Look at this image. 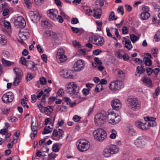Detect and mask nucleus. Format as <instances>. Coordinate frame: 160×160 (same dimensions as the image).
<instances>
[{
  "label": "nucleus",
  "instance_id": "393cba45",
  "mask_svg": "<svg viewBox=\"0 0 160 160\" xmlns=\"http://www.w3.org/2000/svg\"><path fill=\"white\" fill-rule=\"evenodd\" d=\"M2 62L4 66L6 67H9L12 65H14V64L13 62L6 60L4 58L2 59Z\"/></svg>",
  "mask_w": 160,
  "mask_h": 160
},
{
  "label": "nucleus",
  "instance_id": "f03ea898",
  "mask_svg": "<svg viewBox=\"0 0 160 160\" xmlns=\"http://www.w3.org/2000/svg\"><path fill=\"white\" fill-rule=\"evenodd\" d=\"M107 118V113L103 110L97 114L95 117V124L97 126H102L106 122Z\"/></svg>",
  "mask_w": 160,
  "mask_h": 160
},
{
  "label": "nucleus",
  "instance_id": "c03bdc74",
  "mask_svg": "<svg viewBox=\"0 0 160 160\" xmlns=\"http://www.w3.org/2000/svg\"><path fill=\"white\" fill-rule=\"evenodd\" d=\"M52 131V130L48 129V128L46 126L44 128V130L42 132V134H48L51 132Z\"/></svg>",
  "mask_w": 160,
  "mask_h": 160
},
{
  "label": "nucleus",
  "instance_id": "49530a36",
  "mask_svg": "<svg viewBox=\"0 0 160 160\" xmlns=\"http://www.w3.org/2000/svg\"><path fill=\"white\" fill-rule=\"evenodd\" d=\"M18 69V68L17 67H15L13 68V71H14V73L16 75V77H21V72H18V71H16V70Z\"/></svg>",
  "mask_w": 160,
  "mask_h": 160
},
{
  "label": "nucleus",
  "instance_id": "ddd939ff",
  "mask_svg": "<svg viewBox=\"0 0 160 160\" xmlns=\"http://www.w3.org/2000/svg\"><path fill=\"white\" fill-rule=\"evenodd\" d=\"M85 66L84 61L80 59L76 62L74 64L73 67L76 71H79L83 69Z\"/></svg>",
  "mask_w": 160,
  "mask_h": 160
},
{
  "label": "nucleus",
  "instance_id": "69168bd1",
  "mask_svg": "<svg viewBox=\"0 0 160 160\" xmlns=\"http://www.w3.org/2000/svg\"><path fill=\"white\" fill-rule=\"evenodd\" d=\"M38 51L40 53H42L43 52V50L40 45L38 44L37 46Z\"/></svg>",
  "mask_w": 160,
  "mask_h": 160
},
{
  "label": "nucleus",
  "instance_id": "72a5a7b5",
  "mask_svg": "<svg viewBox=\"0 0 160 160\" xmlns=\"http://www.w3.org/2000/svg\"><path fill=\"white\" fill-rule=\"evenodd\" d=\"M130 38L132 42L133 43H135L138 39V38L134 34H130Z\"/></svg>",
  "mask_w": 160,
  "mask_h": 160
},
{
  "label": "nucleus",
  "instance_id": "774afa93",
  "mask_svg": "<svg viewBox=\"0 0 160 160\" xmlns=\"http://www.w3.org/2000/svg\"><path fill=\"white\" fill-rule=\"evenodd\" d=\"M47 82L46 79L44 77H42L40 80V83L42 85H44L46 84Z\"/></svg>",
  "mask_w": 160,
  "mask_h": 160
},
{
  "label": "nucleus",
  "instance_id": "4d7b16f0",
  "mask_svg": "<svg viewBox=\"0 0 160 160\" xmlns=\"http://www.w3.org/2000/svg\"><path fill=\"white\" fill-rule=\"evenodd\" d=\"M2 113L3 115H6L8 113L9 111L10 110L9 108L1 109Z\"/></svg>",
  "mask_w": 160,
  "mask_h": 160
},
{
  "label": "nucleus",
  "instance_id": "6e6d98bb",
  "mask_svg": "<svg viewBox=\"0 0 160 160\" xmlns=\"http://www.w3.org/2000/svg\"><path fill=\"white\" fill-rule=\"evenodd\" d=\"M63 100L67 103V104L69 105L70 104H71V100L69 98L65 97L64 98Z\"/></svg>",
  "mask_w": 160,
  "mask_h": 160
},
{
  "label": "nucleus",
  "instance_id": "0eeeda50",
  "mask_svg": "<svg viewBox=\"0 0 160 160\" xmlns=\"http://www.w3.org/2000/svg\"><path fill=\"white\" fill-rule=\"evenodd\" d=\"M29 14L31 20L33 22L37 23L39 21L41 16L38 11H30Z\"/></svg>",
  "mask_w": 160,
  "mask_h": 160
},
{
  "label": "nucleus",
  "instance_id": "cd10ccee",
  "mask_svg": "<svg viewBox=\"0 0 160 160\" xmlns=\"http://www.w3.org/2000/svg\"><path fill=\"white\" fill-rule=\"evenodd\" d=\"M18 36L22 40H26L27 38V36L26 33L22 32H19Z\"/></svg>",
  "mask_w": 160,
  "mask_h": 160
},
{
  "label": "nucleus",
  "instance_id": "2eb2a0df",
  "mask_svg": "<svg viewBox=\"0 0 160 160\" xmlns=\"http://www.w3.org/2000/svg\"><path fill=\"white\" fill-rule=\"evenodd\" d=\"M111 104L112 108L115 110H118L121 108V103L118 99H116L112 100Z\"/></svg>",
  "mask_w": 160,
  "mask_h": 160
},
{
  "label": "nucleus",
  "instance_id": "a878e982",
  "mask_svg": "<svg viewBox=\"0 0 160 160\" xmlns=\"http://www.w3.org/2000/svg\"><path fill=\"white\" fill-rule=\"evenodd\" d=\"M124 47L128 50H130L132 48V46L131 44V42L129 40H126L125 41Z\"/></svg>",
  "mask_w": 160,
  "mask_h": 160
},
{
  "label": "nucleus",
  "instance_id": "4be33fe9",
  "mask_svg": "<svg viewBox=\"0 0 160 160\" xmlns=\"http://www.w3.org/2000/svg\"><path fill=\"white\" fill-rule=\"evenodd\" d=\"M102 155L104 156L107 158L109 157L112 155L108 146L103 150Z\"/></svg>",
  "mask_w": 160,
  "mask_h": 160
},
{
  "label": "nucleus",
  "instance_id": "c756f323",
  "mask_svg": "<svg viewBox=\"0 0 160 160\" xmlns=\"http://www.w3.org/2000/svg\"><path fill=\"white\" fill-rule=\"evenodd\" d=\"M121 120V117L120 116L118 115L116 116L115 118L114 119V121L111 122L110 123L113 124H116L119 122Z\"/></svg>",
  "mask_w": 160,
  "mask_h": 160
},
{
  "label": "nucleus",
  "instance_id": "473e14b6",
  "mask_svg": "<svg viewBox=\"0 0 160 160\" xmlns=\"http://www.w3.org/2000/svg\"><path fill=\"white\" fill-rule=\"evenodd\" d=\"M65 51L64 49L62 48H60L58 50L57 54V57H59V56L64 55Z\"/></svg>",
  "mask_w": 160,
  "mask_h": 160
},
{
  "label": "nucleus",
  "instance_id": "c9c22d12",
  "mask_svg": "<svg viewBox=\"0 0 160 160\" xmlns=\"http://www.w3.org/2000/svg\"><path fill=\"white\" fill-rule=\"evenodd\" d=\"M105 2V1L104 0H97L95 2V4L96 5L102 7L104 5Z\"/></svg>",
  "mask_w": 160,
  "mask_h": 160
},
{
  "label": "nucleus",
  "instance_id": "20e7f679",
  "mask_svg": "<svg viewBox=\"0 0 160 160\" xmlns=\"http://www.w3.org/2000/svg\"><path fill=\"white\" fill-rule=\"evenodd\" d=\"M127 101L128 105L130 108L133 110H137L139 109L140 105L138 100L135 98H128Z\"/></svg>",
  "mask_w": 160,
  "mask_h": 160
},
{
  "label": "nucleus",
  "instance_id": "bf43d9fd",
  "mask_svg": "<svg viewBox=\"0 0 160 160\" xmlns=\"http://www.w3.org/2000/svg\"><path fill=\"white\" fill-rule=\"evenodd\" d=\"M79 21L77 18H73L71 20V22L72 24H76Z\"/></svg>",
  "mask_w": 160,
  "mask_h": 160
},
{
  "label": "nucleus",
  "instance_id": "f3484780",
  "mask_svg": "<svg viewBox=\"0 0 160 160\" xmlns=\"http://www.w3.org/2000/svg\"><path fill=\"white\" fill-rule=\"evenodd\" d=\"M57 12L54 9H51L48 10L47 14L48 16L53 20L55 21L57 20Z\"/></svg>",
  "mask_w": 160,
  "mask_h": 160
},
{
  "label": "nucleus",
  "instance_id": "412c9836",
  "mask_svg": "<svg viewBox=\"0 0 160 160\" xmlns=\"http://www.w3.org/2000/svg\"><path fill=\"white\" fill-rule=\"evenodd\" d=\"M89 148V144L85 145H77V148L80 152H82L87 151Z\"/></svg>",
  "mask_w": 160,
  "mask_h": 160
},
{
  "label": "nucleus",
  "instance_id": "aec40b11",
  "mask_svg": "<svg viewBox=\"0 0 160 160\" xmlns=\"http://www.w3.org/2000/svg\"><path fill=\"white\" fill-rule=\"evenodd\" d=\"M146 69L144 68L143 65H141V67L138 66L136 68V73L135 75L136 76L139 77L140 74L144 73Z\"/></svg>",
  "mask_w": 160,
  "mask_h": 160
},
{
  "label": "nucleus",
  "instance_id": "c85d7f7f",
  "mask_svg": "<svg viewBox=\"0 0 160 160\" xmlns=\"http://www.w3.org/2000/svg\"><path fill=\"white\" fill-rule=\"evenodd\" d=\"M7 42V40L5 36L0 34V43L4 45L6 44Z\"/></svg>",
  "mask_w": 160,
  "mask_h": 160
},
{
  "label": "nucleus",
  "instance_id": "a18cd8bd",
  "mask_svg": "<svg viewBox=\"0 0 160 160\" xmlns=\"http://www.w3.org/2000/svg\"><path fill=\"white\" fill-rule=\"evenodd\" d=\"M19 61L23 65H25L27 63V61L25 57H22L20 59Z\"/></svg>",
  "mask_w": 160,
  "mask_h": 160
},
{
  "label": "nucleus",
  "instance_id": "5fc2aeb1",
  "mask_svg": "<svg viewBox=\"0 0 160 160\" xmlns=\"http://www.w3.org/2000/svg\"><path fill=\"white\" fill-rule=\"evenodd\" d=\"M60 110H61V112H65L67 110V108L66 106L63 105L62 103Z\"/></svg>",
  "mask_w": 160,
  "mask_h": 160
},
{
  "label": "nucleus",
  "instance_id": "de8ad7c7",
  "mask_svg": "<svg viewBox=\"0 0 160 160\" xmlns=\"http://www.w3.org/2000/svg\"><path fill=\"white\" fill-rule=\"evenodd\" d=\"M142 81L143 82L148 84H150V83H152L151 80L148 78H144L143 79Z\"/></svg>",
  "mask_w": 160,
  "mask_h": 160
},
{
  "label": "nucleus",
  "instance_id": "4c0bfd02",
  "mask_svg": "<svg viewBox=\"0 0 160 160\" xmlns=\"http://www.w3.org/2000/svg\"><path fill=\"white\" fill-rule=\"evenodd\" d=\"M78 142L79 143L78 145H85L89 143L88 141L85 139H80L78 140Z\"/></svg>",
  "mask_w": 160,
  "mask_h": 160
},
{
  "label": "nucleus",
  "instance_id": "6ab92c4d",
  "mask_svg": "<svg viewBox=\"0 0 160 160\" xmlns=\"http://www.w3.org/2000/svg\"><path fill=\"white\" fill-rule=\"evenodd\" d=\"M40 105L41 106V108H44V112L45 113V114L48 116L50 115L53 111V109L50 106L44 107L41 103H40Z\"/></svg>",
  "mask_w": 160,
  "mask_h": 160
},
{
  "label": "nucleus",
  "instance_id": "8fccbe9b",
  "mask_svg": "<svg viewBox=\"0 0 160 160\" xmlns=\"http://www.w3.org/2000/svg\"><path fill=\"white\" fill-rule=\"evenodd\" d=\"M9 121H11V122H16L18 120V118L15 117H9L8 118Z\"/></svg>",
  "mask_w": 160,
  "mask_h": 160
},
{
  "label": "nucleus",
  "instance_id": "4468645a",
  "mask_svg": "<svg viewBox=\"0 0 160 160\" xmlns=\"http://www.w3.org/2000/svg\"><path fill=\"white\" fill-rule=\"evenodd\" d=\"M145 121H148L147 122L148 126H149V128L150 127H154L156 126L157 123L155 121L156 118L151 117H144Z\"/></svg>",
  "mask_w": 160,
  "mask_h": 160
},
{
  "label": "nucleus",
  "instance_id": "e2e57ef3",
  "mask_svg": "<svg viewBox=\"0 0 160 160\" xmlns=\"http://www.w3.org/2000/svg\"><path fill=\"white\" fill-rule=\"evenodd\" d=\"M41 150L43 152H48L49 151V148L45 145L43 146V147H42Z\"/></svg>",
  "mask_w": 160,
  "mask_h": 160
},
{
  "label": "nucleus",
  "instance_id": "09e8293b",
  "mask_svg": "<svg viewBox=\"0 0 160 160\" xmlns=\"http://www.w3.org/2000/svg\"><path fill=\"white\" fill-rule=\"evenodd\" d=\"M158 52V49L157 48H155L151 50L152 53L154 57H157V53Z\"/></svg>",
  "mask_w": 160,
  "mask_h": 160
},
{
  "label": "nucleus",
  "instance_id": "864d4df0",
  "mask_svg": "<svg viewBox=\"0 0 160 160\" xmlns=\"http://www.w3.org/2000/svg\"><path fill=\"white\" fill-rule=\"evenodd\" d=\"M134 61L135 62L138 63V64H139L141 65H143L142 64L143 61L139 58H136L135 59Z\"/></svg>",
  "mask_w": 160,
  "mask_h": 160
},
{
  "label": "nucleus",
  "instance_id": "603ef678",
  "mask_svg": "<svg viewBox=\"0 0 160 160\" xmlns=\"http://www.w3.org/2000/svg\"><path fill=\"white\" fill-rule=\"evenodd\" d=\"M107 83V81L105 79H102L101 80V81H100V83H99V84H100V85H101V88H100L101 90H102V84L105 85Z\"/></svg>",
  "mask_w": 160,
  "mask_h": 160
},
{
  "label": "nucleus",
  "instance_id": "3c124183",
  "mask_svg": "<svg viewBox=\"0 0 160 160\" xmlns=\"http://www.w3.org/2000/svg\"><path fill=\"white\" fill-rule=\"evenodd\" d=\"M25 3L27 6V7L28 8H29L31 7L32 3H31V1L30 0H25Z\"/></svg>",
  "mask_w": 160,
  "mask_h": 160
},
{
  "label": "nucleus",
  "instance_id": "5701e85b",
  "mask_svg": "<svg viewBox=\"0 0 160 160\" xmlns=\"http://www.w3.org/2000/svg\"><path fill=\"white\" fill-rule=\"evenodd\" d=\"M140 18L143 20L148 19L150 17V14L148 12H142L140 15Z\"/></svg>",
  "mask_w": 160,
  "mask_h": 160
},
{
  "label": "nucleus",
  "instance_id": "a211bd4d",
  "mask_svg": "<svg viewBox=\"0 0 160 160\" xmlns=\"http://www.w3.org/2000/svg\"><path fill=\"white\" fill-rule=\"evenodd\" d=\"M112 155L117 153L119 150V147L117 145L111 144L108 146Z\"/></svg>",
  "mask_w": 160,
  "mask_h": 160
},
{
  "label": "nucleus",
  "instance_id": "13d9d810",
  "mask_svg": "<svg viewBox=\"0 0 160 160\" xmlns=\"http://www.w3.org/2000/svg\"><path fill=\"white\" fill-rule=\"evenodd\" d=\"M81 117L77 115L74 116L73 118V119L76 122H78L79 121Z\"/></svg>",
  "mask_w": 160,
  "mask_h": 160
},
{
  "label": "nucleus",
  "instance_id": "39448f33",
  "mask_svg": "<svg viewBox=\"0 0 160 160\" xmlns=\"http://www.w3.org/2000/svg\"><path fill=\"white\" fill-rule=\"evenodd\" d=\"M148 141L147 137L142 135L139 137L135 141V145L138 148H141L144 146Z\"/></svg>",
  "mask_w": 160,
  "mask_h": 160
},
{
  "label": "nucleus",
  "instance_id": "f8f14e48",
  "mask_svg": "<svg viewBox=\"0 0 160 160\" xmlns=\"http://www.w3.org/2000/svg\"><path fill=\"white\" fill-rule=\"evenodd\" d=\"M38 122L36 120L35 123L34 124V122L32 119L31 130L33 132H31L30 134V136L32 139H33L36 135L38 132Z\"/></svg>",
  "mask_w": 160,
  "mask_h": 160
},
{
  "label": "nucleus",
  "instance_id": "2f4dec72",
  "mask_svg": "<svg viewBox=\"0 0 160 160\" xmlns=\"http://www.w3.org/2000/svg\"><path fill=\"white\" fill-rule=\"evenodd\" d=\"M57 59H58L60 61V62H64L67 60V56L64 55H62L59 56V57H56Z\"/></svg>",
  "mask_w": 160,
  "mask_h": 160
},
{
  "label": "nucleus",
  "instance_id": "f704fd0d",
  "mask_svg": "<svg viewBox=\"0 0 160 160\" xmlns=\"http://www.w3.org/2000/svg\"><path fill=\"white\" fill-rule=\"evenodd\" d=\"M115 15L113 11H112L111 12V14L109 15V18H108V20L111 21L112 20H115L118 19V18H115Z\"/></svg>",
  "mask_w": 160,
  "mask_h": 160
},
{
  "label": "nucleus",
  "instance_id": "7ed1b4c3",
  "mask_svg": "<svg viewBox=\"0 0 160 160\" xmlns=\"http://www.w3.org/2000/svg\"><path fill=\"white\" fill-rule=\"evenodd\" d=\"M93 134L95 139L100 142L103 141L107 137L106 131L101 128H98L94 130Z\"/></svg>",
  "mask_w": 160,
  "mask_h": 160
},
{
  "label": "nucleus",
  "instance_id": "dca6fc26",
  "mask_svg": "<svg viewBox=\"0 0 160 160\" xmlns=\"http://www.w3.org/2000/svg\"><path fill=\"white\" fill-rule=\"evenodd\" d=\"M137 127L142 130H147L149 129V126L147 124V122H143L141 121H137L135 122Z\"/></svg>",
  "mask_w": 160,
  "mask_h": 160
},
{
  "label": "nucleus",
  "instance_id": "9b49d317",
  "mask_svg": "<svg viewBox=\"0 0 160 160\" xmlns=\"http://www.w3.org/2000/svg\"><path fill=\"white\" fill-rule=\"evenodd\" d=\"M91 38L92 43L98 46H102L104 43V40L103 38L100 36L98 37L96 35H94Z\"/></svg>",
  "mask_w": 160,
  "mask_h": 160
},
{
  "label": "nucleus",
  "instance_id": "79ce46f5",
  "mask_svg": "<svg viewBox=\"0 0 160 160\" xmlns=\"http://www.w3.org/2000/svg\"><path fill=\"white\" fill-rule=\"evenodd\" d=\"M118 76L121 78H124L125 76V73L122 70L118 71Z\"/></svg>",
  "mask_w": 160,
  "mask_h": 160
},
{
  "label": "nucleus",
  "instance_id": "a19ab883",
  "mask_svg": "<svg viewBox=\"0 0 160 160\" xmlns=\"http://www.w3.org/2000/svg\"><path fill=\"white\" fill-rule=\"evenodd\" d=\"M93 11H94V15H95V14H102V10L100 8H96V9H94Z\"/></svg>",
  "mask_w": 160,
  "mask_h": 160
},
{
  "label": "nucleus",
  "instance_id": "680f3d73",
  "mask_svg": "<svg viewBox=\"0 0 160 160\" xmlns=\"http://www.w3.org/2000/svg\"><path fill=\"white\" fill-rule=\"evenodd\" d=\"M154 37L157 38V40H156V41L160 40V31L157 32V33L154 35Z\"/></svg>",
  "mask_w": 160,
  "mask_h": 160
},
{
  "label": "nucleus",
  "instance_id": "b1692460",
  "mask_svg": "<svg viewBox=\"0 0 160 160\" xmlns=\"http://www.w3.org/2000/svg\"><path fill=\"white\" fill-rule=\"evenodd\" d=\"M116 114L114 113L113 111H111V112L107 114V118L109 120V122L114 121V119L115 118Z\"/></svg>",
  "mask_w": 160,
  "mask_h": 160
},
{
  "label": "nucleus",
  "instance_id": "bb28decb",
  "mask_svg": "<svg viewBox=\"0 0 160 160\" xmlns=\"http://www.w3.org/2000/svg\"><path fill=\"white\" fill-rule=\"evenodd\" d=\"M143 61L146 66H150L152 65V60L149 58L145 57L143 59Z\"/></svg>",
  "mask_w": 160,
  "mask_h": 160
},
{
  "label": "nucleus",
  "instance_id": "ea45409f",
  "mask_svg": "<svg viewBox=\"0 0 160 160\" xmlns=\"http://www.w3.org/2000/svg\"><path fill=\"white\" fill-rule=\"evenodd\" d=\"M33 63L34 62L31 61H28L25 66L29 69H32V65Z\"/></svg>",
  "mask_w": 160,
  "mask_h": 160
},
{
  "label": "nucleus",
  "instance_id": "338daca9",
  "mask_svg": "<svg viewBox=\"0 0 160 160\" xmlns=\"http://www.w3.org/2000/svg\"><path fill=\"white\" fill-rule=\"evenodd\" d=\"M9 10L8 9L4 8L3 10L2 14L4 16H6L8 14Z\"/></svg>",
  "mask_w": 160,
  "mask_h": 160
},
{
  "label": "nucleus",
  "instance_id": "e433bc0d",
  "mask_svg": "<svg viewBox=\"0 0 160 160\" xmlns=\"http://www.w3.org/2000/svg\"><path fill=\"white\" fill-rule=\"evenodd\" d=\"M52 150L55 152H58L59 150V145L57 143H54L52 148Z\"/></svg>",
  "mask_w": 160,
  "mask_h": 160
},
{
  "label": "nucleus",
  "instance_id": "37998d69",
  "mask_svg": "<svg viewBox=\"0 0 160 160\" xmlns=\"http://www.w3.org/2000/svg\"><path fill=\"white\" fill-rule=\"evenodd\" d=\"M112 133L110 135V137L111 138L114 139L116 137L117 132L114 129H112Z\"/></svg>",
  "mask_w": 160,
  "mask_h": 160
},
{
  "label": "nucleus",
  "instance_id": "0e129e2a",
  "mask_svg": "<svg viewBox=\"0 0 160 160\" xmlns=\"http://www.w3.org/2000/svg\"><path fill=\"white\" fill-rule=\"evenodd\" d=\"M122 33L123 34H126L128 33V29L127 27L124 26L122 28Z\"/></svg>",
  "mask_w": 160,
  "mask_h": 160
},
{
  "label": "nucleus",
  "instance_id": "6e6552de",
  "mask_svg": "<svg viewBox=\"0 0 160 160\" xmlns=\"http://www.w3.org/2000/svg\"><path fill=\"white\" fill-rule=\"evenodd\" d=\"M2 100L4 103H10L14 99V96L12 92H8L4 94L2 97Z\"/></svg>",
  "mask_w": 160,
  "mask_h": 160
},
{
  "label": "nucleus",
  "instance_id": "7c9ffc66",
  "mask_svg": "<svg viewBox=\"0 0 160 160\" xmlns=\"http://www.w3.org/2000/svg\"><path fill=\"white\" fill-rule=\"evenodd\" d=\"M22 77H16L14 79V82L13 85L14 86H17L18 85L20 82Z\"/></svg>",
  "mask_w": 160,
  "mask_h": 160
},
{
  "label": "nucleus",
  "instance_id": "1a4fd4ad",
  "mask_svg": "<svg viewBox=\"0 0 160 160\" xmlns=\"http://www.w3.org/2000/svg\"><path fill=\"white\" fill-rule=\"evenodd\" d=\"M14 25L20 28H23L26 25V21L22 17H18L15 19L13 22Z\"/></svg>",
  "mask_w": 160,
  "mask_h": 160
},
{
  "label": "nucleus",
  "instance_id": "052dcab7",
  "mask_svg": "<svg viewBox=\"0 0 160 160\" xmlns=\"http://www.w3.org/2000/svg\"><path fill=\"white\" fill-rule=\"evenodd\" d=\"M102 52V51L100 49H96L93 51V54L96 55H98Z\"/></svg>",
  "mask_w": 160,
  "mask_h": 160
},
{
  "label": "nucleus",
  "instance_id": "f257e3e1",
  "mask_svg": "<svg viewBox=\"0 0 160 160\" xmlns=\"http://www.w3.org/2000/svg\"><path fill=\"white\" fill-rule=\"evenodd\" d=\"M66 88L67 92L72 96L73 98L80 97L79 87L75 82H70L66 86Z\"/></svg>",
  "mask_w": 160,
  "mask_h": 160
},
{
  "label": "nucleus",
  "instance_id": "58836bf2",
  "mask_svg": "<svg viewBox=\"0 0 160 160\" xmlns=\"http://www.w3.org/2000/svg\"><path fill=\"white\" fill-rule=\"evenodd\" d=\"M117 11L118 13H120L121 15H123L124 14V9L122 6H119L118 7L117 9Z\"/></svg>",
  "mask_w": 160,
  "mask_h": 160
},
{
  "label": "nucleus",
  "instance_id": "9d476101",
  "mask_svg": "<svg viewBox=\"0 0 160 160\" xmlns=\"http://www.w3.org/2000/svg\"><path fill=\"white\" fill-rule=\"evenodd\" d=\"M61 75L63 78H73L75 75L73 70H62L61 71Z\"/></svg>",
  "mask_w": 160,
  "mask_h": 160
},
{
  "label": "nucleus",
  "instance_id": "423d86ee",
  "mask_svg": "<svg viewBox=\"0 0 160 160\" xmlns=\"http://www.w3.org/2000/svg\"><path fill=\"white\" fill-rule=\"evenodd\" d=\"M123 87L122 82L118 80L113 81L110 83L109 88L112 90L118 91L123 88Z\"/></svg>",
  "mask_w": 160,
  "mask_h": 160
}]
</instances>
